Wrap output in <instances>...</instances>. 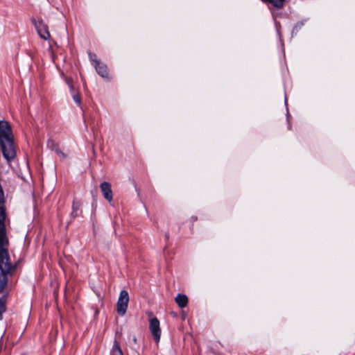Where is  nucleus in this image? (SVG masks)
I'll use <instances>...</instances> for the list:
<instances>
[{"instance_id": "f257e3e1", "label": "nucleus", "mask_w": 355, "mask_h": 355, "mask_svg": "<svg viewBox=\"0 0 355 355\" xmlns=\"http://www.w3.org/2000/svg\"><path fill=\"white\" fill-rule=\"evenodd\" d=\"M0 144L3 157L8 161L13 159L16 155L13 136L11 127L6 121H0Z\"/></svg>"}, {"instance_id": "f03ea898", "label": "nucleus", "mask_w": 355, "mask_h": 355, "mask_svg": "<svg viewBox=\"0 0 355 355\" xmlns=\"http://www.w3.org/2000/svg\"><path fill=\"white\" fill-rule=\"evenodd\" d=\"M31 21L42 39L44 40L50 39L51 34L49 31L48 26L44 24L42 19H35V18H33Z\"/></svg>"}, {"instance_id": "7ed1b4c3", "label": "nucleus", "mask_w": 355, "mask_h": 355, "mask_svg": "<svg viewBox=\"0 0 355 355\" xmlns=\"http://www.w3.org/2000/svg\"><path fill=\"white\" fill-rule=\"evenodd\" d=\"M129 302V295L127 291L122 290L116 304V311L120 315H124L126 313Z\"/></svg>"}, {"instance_id": "20e7f679", "label": "nucleus", "mask_w": 355, "mask_h": 355, "mask_svg": "<svg viewBox=\"0 0 355 355\" xmlns=\"http://www.w3.org/2000/svg\"><path fill=\"white\" fill-rule=\"evenodd\" d=\"M149 329L155 341L158 343L161 337V329L159 326V321L157 318H152L150 319Z\"/></svg>"}, {"instance_id": "39448f33", "label": "nucleus", "mask_w": 355, "mask_h": 355, "mask_svg": "<svg viewBox=\"0 0 355 355\" xmlns=\"http://www.w3.org/2000/svg\"><path fill=\"white\" fill-rule=\"evenodd\" d=\"M101 191L103 197L109 202H111L113 198L112 191L111 189V184L107 182H103L100 185Z\"/></svg>"}, {"instance_id": "423d86ee", "label": "nucleus", "mask_w": 355, "mask_h": 355, "mask_svg": "<svg viewBox=\"0 0 355 355\" xmlns=\"http://www.w3.org/2000/svg\"><path fill=\"white\" fill-rule=\"evenodd\" d=\"M47 147L55 151L60 157L65 158L66 155L60 149L59 145L53 139H49L47 141Z\"/></svg>"}, {"instance_id": "0eeeda50", "label": "nucleus", "mask_w": 355, "mask_h": 355, "mask_svg": "<svg viewBox=\"0 0 355 355\" xmlns=\"http://www.w3.org/2000/svg\"><path fill=\"white\" fill-rule=\"evenodd\" d=\"M175 302L180 308H184L188 303V298L185 295L178 294L175 297Z\"/></svg>"}, {"instance_id": "6e6552de", "label": "nucleus", "mask_w": 355, "mask_h": 355, "mask_svg": "<svg viewBox=\"0 0 355 355\" xmlns=\"http://www.w3.org/2000/svg\"><path fill=\"white\" fill-rule=\"evenodd\" d=\"M97 73L103 78L107 77V68L105 65L102 64L99 61H96L95 65Z\"/></svg>"}, {"instance_id": "1a4fd4ad", "label": "nucleus", "mask_w": 355, "mask_h": 355, "mask_svg": "<svg viewBox=\"0 0 355 355\" xmlns=\"http://www.w3.org/2000/svg\"><path fill=\"white\" fill-rule=\"evenodd\" d=\"M110 355H123V352L116 340H114Z\"/></svg>"}, {"instance_id": "9d476101", "label": "nucleus", "mask_w": 355, "mask_h": 355, "mask_svg": "<svg viewBox=\"0 0 355 355\" xmlns=\"http://www.w3.org/2000/svg\"><path fill=\"white\" fill-rule=\"evenodd\" d=\"M73 95V99L78 105L81 104V98L79 93H74Z\"/></svg>"}, {"instance_id": "9b49d317", "label": "nucleus", "mask_w": 355, "mask_h": 355, "mask_svg": "<svg viewBox=\"0 0 355 355\" xmlns=\"http://www.w3.org/2000/svg\"><path fill=\"white\" fill-rule=\"evenodd\" d=\"M66 83L69 85L71 93L73 94L75 92V89L73 85H72V80L71 78H66Z\"/></svg>"}, {"instance_id": "f8f14e48", "label": "nucleus", "mask_w": 355, "mask_h": 355, "mask_svg": "<svg viewBox=\"0 0 355 355\" xmlns=\"http://www.w3.org/2000/svg\"><path fill=\"white\" fill-rule=\"evenodd\" d=\"M80 205H81L79 202L73 201V207H73V213H72L73 214L80 209Z\"/></svg>"}, {"instance_id": "ddd939ff", "label": "nucleus", "mask_w": 355, "mask_h": 355, "mask_svg": "<svg viewBox=\"0 0 355 355\" xmlns=\"http://www.w3.org/2000/svg\"><path fill=\"white\" fill-rule=\"evenodd\" d=\"M89 57H90V59L91 60H92L93 62H94L96 63V61H98L97 59H96V55H94V54H90L89 55Z\"/></svg>"}, {"instance_id": "4468645a", "label": "nucleus", "mask_w": 355, "mask_h": 355, "mask_svg": "<svg viewBox=\"0 0 355 355\" xmlns=\"http://www.w3.org/2000/svg\"><path fill=\"white\" fill-rule=\"evenodd\" d=\"M133 341H134L135 343H136V342H137V338H136L135 337H133Z\"/></svg>"}]
</instances>
